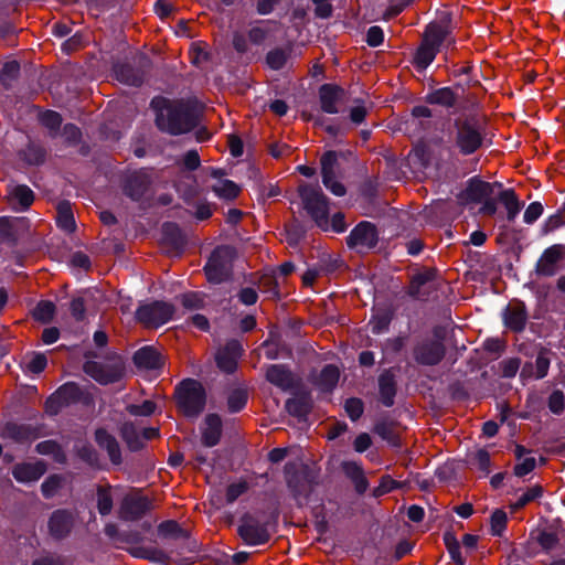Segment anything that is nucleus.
Segmentation results:
<instances>
[{
  "instance_id": "1",
  "label": "nucleus",
  "mask_w": 565,
  "mask_h": 565,
  "mask_svg": "<svg viewBox=\"0 0 565 565\" xmlns=\"http://www.w3.org/2000/svg\"><path fill=\"white\" fill-rule=\"evenodd\" d=\"M150 107L156 113L157 128L171 136H180L194 130L200 124V113L189 99L153 97Z\"/></svg>"
},
{
  "instance_id": "2",
  "label": "nucleus",
  "mask_w": 565,
  "mask_h": 565,
  "mask_svg": "<svg viewBox=\"0 0 565 565\" xmlns=\"http://www.w3.org/2000/svg\"><path fill=\"white\" fill-rule=\"evenodd\" d=\"M486 125L478 114H467L452 120L451 145L448 150L457 149L463 157L476 153L483 147Z\"/></svg>"
},
{
  "instance_id": "3",
  "label": "nucleus",
  "mask_w": 565,
  "mask_h": 565,
  "mask_svg": "<svg viewBox=\"0 0 565 565\" xmlns=\"http://www.w3.org/2000/svg\"><path fill=\"white\" fill-rule=\"evenodd\" d=\"M173 399L177 409L184 417L194 419L204 412L207 394L199 380L186 377L175 385Z\"/></svg>"
},
{
  "instance_id": "4",
  "label": "nucleus",
  "mask_w": 565,
  "mask_h": 565,
  "mask_svg": "<svg viewBox=\"0 0 565 565\" xmlns=\"http://www.w3.org/2000/svg\"><path fill=\"white\" fill-rule=\"evenodd\" d=\"M237 256L236 248L232 245H218L209 256L203 271L206 280L213 285L228 281L233 276L234 260Z\"/></svg>"
},
{
  "instance_id": "5",
  "label": "nucleus",
  "mask_w": 565,
  "mask_h": 565,
  "mask_svg": "<svg viewBox=\"0 0 565 565\" xmlns=\"http://www.w3.org/2000/svg\"><path fill=\"white\" fill-rule=\"evenodd\" d=\"M82 404L90 406L94 404L93 394L76 382L62 384L45 402V411L50 415H57L64 407Z\"/></svg>"
},
{
  "instance_id": "6",
  "label": "nucleus",
  "mask_w": 565,
  "mask_h": 565,
  "mask_svg": "<svg viewBox=\"0 0 565 565\" xmlns=\"http://www.w3.org/2000/svg\"><path fill=\"white\" fill-rule=\"evenodd\" d=\"M303 209L323 232L329 231V198L319 185L301 184L298 188Z\"/></svg>"
},
{
  "instance_id": "7",
  "label": "nucleus",
  "mask_w": 565,
  "mask_h": 565,
  "mask_svg": "<svg viewBox=\"0 0 565 565\" xmlns=\"http://www.w3.org/2000/svg\"><path fill=\"white\" fill-rule=\"evenodd\" d=\"M151 68V58L145 53H137L130 60L114 63L113 73L118 82L128 86L140 87Z\"/></svg>"
},
{
  "instance_id": "8",
  "label": "nucleus",
  "mask_w": 565,
  "mask_h": 565,
  "mask_svg": "<svg viewBox=\"0 0 565 565\" xmlns=\"http://www.w3.org/2000/svg\"><path fill=\"white\" fill-rule=\"evenodd\" d=\"M175 312V307L171 302L163 300H152L140 303L135 312L137 322L148 328H159L168 323Z\"/></svg>"
},
{
  "instance_id": "9",
  "label": "nucleus",
  "mask_w": 565,
  "mask_h": 565,
  "mask_svg": "<svg viewBox=\"0 0 565 565\" xmlns=\"http://www.w3.org/2000/svg\"><path fill=\"white\" fill-rule=\"evenodd\" d=\"M446 347L443 341L424 338L417 340L412 348V356L420 366H436L446 356Z\"/></svg>"
},
{
  "instance_id": "10",
  "label": "nucleus",
  "mask_w": 565,
  "mask_h": 565,
  "mask_svg": "<svg viewBox=\"0 0 565 565\" xmlns=\"http://www.w3.org/2000/svg\"><path fill=\"white\" fill-rule=\"evenodd\" d=\"M237 534L246 545L258 546L269 542L270 533L266 522L246 512L241 516Z\"/></svg>"
},
{
  "instance_id": "11",
  "label": "nucleus",
  "mask_w": 565,
  "mask_h": 565,
  "mask_svg": "<svg viewBox=\"0 0 565 565\" xmlns=\"http://www.w3.org/2000/svg\"><path fill=\"white\" fill-rule=\"evenodd\" d=\"M565 268V244H553L546 247L534 266L539 277H553Z\"/></svg>"
},
{
  "instance_id": "12",
  "label": "nucleus",
  "mask_w": 565,
  "mask_h": 565,
  "mask_svg": "<svg viewBox=\"0 0 565 565\" xmlns=\"http://www.w3.org/2000/svg\"><path fill=\"white\" fill-rule=\"evenodd\" d=\"M285 476L287 488L292 498L300 504L301 499H307L310 492V484L313 483V478L308 466L299 471L296 465L288 462L285 466Z\"/></svg>"
},
{
  "instance_id": "13",
  "label": "nucleus",
  "mask_w": 565,
  "mask_h": 565,
  "mask_svg": "<svg viewBox=\"0 0 565 565\" xmlns=\"http://www.w3.org/2000/svg\"><path fill=\"white\" fill-rule=\"evenodd\" d=\"M351 249H373L379 243V231L375 224L369 221L359 222L345 238Z\"/></svg>"
},
{
  "instance_id": "14",
  "label": "nucleus",
  "mask_w": 565,
  "mask_h": 565,
  "mask_svg": "<svg viewBox=\"0 0 565 565\" xmlns=\"http://www.w3.org/2000/svg\"><path fill=\"white\" fill-rule=\"evenodd\" d=\"M83 371L100 385L117 383L124 375V366L120 363L104 364L97 361H86Z\"/></svg>"
},
{
  "instance_id": "15",
  "label": "nucleus",
  "mask_w": 565,
  "mask_h": 565,
  "mask_svg": "<svg viewBox=\"0 0 565 565\" xmlns=\"http://www.w3.org/2000/svg\"><path fill=\"white\" fill-rule=\"evenodd\" d=\"M451 13L445 12L438 21L430 22L426 25L422 42L440 52L445 44V40L452 32Z\"/></svg>"
},
{
  "instance_id": "16",
  "label": "nucleus",
  "mask_w": 565,
  "mask_h": 565,
  "mask_svg": "<svg viewBox=\"0 0 565 565\" xmlns=\"http://www.w3.org/2000/svg\"><path fill=\"white\" fill-rule=\"evenodd\" d=\"M151 183V178L147 172L137 170L125 177L121 182V190L131 201L139 202L149 191Z\"/></svg>"
},
{
  "instance_id": "17",
  "label": "nucleus",
  "mask_w": 565,
  "mask_h": 565,
  "mask_svg": "<svg viewBox=\"0 0 565 565\" xmlns=\"http://www.w3.org/2000/svg\"><path fill=\"white\" fill-rule=\"evenodd\" d=\"M151 508L152 503L146 495H126L120 504L119 516L126 522L139 521Z\"/></svg>"
},
{
  "instance_id": "18",
  "label": "nucleus",
  "mask_w": 565,
  "mask_h": 565,
  "mask_svg": "<svg viewBox=\"0 0 565 565\" xmlns=\"http://www.w3.org/2000/svg\"><path fill=\"white\" fill-rule=\"evenodd\" d=\"M243 354L242 343L236 339L228 340L215 355L216 366L226 374H233Z\"/></svg>"
},
{
  "instance_id": "19",
  "label": "nucleus",
  "mask_w": 565,
  "mask_h": 565,
  "mask_svg": "<svg viewBox=\"0 0 565 565\" xmlns=\"http://www.w3.org/2000/svg\"><path fill=\"white\" fill-rule=\"evenodd\" d=\"M74 525V513L67 509L54 510L47 521L49 533L56 541L66 539Z\"/></svg>"
},
{
  "instance_id": "20",
  "label": "nucleus",
  "mask_w": 565,
  "mask_h": 565,
  "mask_svg": "<svg viewBox=\"0 0 565 565\" xmlns=\"http://www.w3.org/2000/svg\"><path fill=\"white\" fill-rule=\"evenodd\" d=\"M527 320V308L522 300H514L512 305L507 306L502 311L504 327L514 333H522L525 330Z\"/></svg>"
},
{
  "instance_id": "21",
  "label": "nucleus",
  "mask_w": 565,
  "mask_h": 565,
  "mask_svg": "<svg viewBox=\"0 0 565 565\" xmlns=\"http://www.w3.org/2000/svg\"><path fill=\"white\" fill-rule=\"evenodd\" d=\"M492 194L493 185L490 182L483 181L479 177H472L467 181V186L459 193L458 199L466 204H479Z\"/></svg>"
},
{
  "instance_id": "22",
  "label": "nucleus",
  "mask_w": 565,
  "mask_h": 565,
  "mask_svg": "<svg viewBox=\"0 0 565 565\" xmlns=\"http://www.w3.org/2000/svg\"><path fill=\"white\" fill-rule=\"evenodd\" d=\"M266 381L284 392H289L298 385L295 374L286 364H270L266 369Z\"/></svg>"
},
{
  "instance_id": "23",
  "label": "nucleus",
  "mask_w": 565,
  "mask_h": 565,
  "mask_svg": "<svg viewBox=\"0 0 565 565\" xmlns=\"http://www.w3.org/2000/svg\"><path fill=\"white\" fill-rule=\"evenodd\" d=\"M223 435V422L218 414L210 413L204 417L201 427V444L206 448L217 446Z\"/></svg>"
},
{
  "instance_id": "24",
  "label": "nucleus",
  "mask_w": 565,
  "mask_h": 565,
  "mask_svg": "<svg viewBox=\"0 0 565 565\" xmlns=\"http://www.w3.org/2000/svg\"><path fill=\"white\" fill-rule=\"evenodd\" d=\"M344 94V89L337 84L326 83L320 85L318 95L321 110L330 115L338 114V104L342 100Z\"/></svg>"
},
{
  "instance_id": "25",
  "label": "nucleus",
  "mask_w": 565,
  "mask_h": 565,
  "mask_svg": "<svg viewBox=\"0 0 565 565\" xmlns=\"http://www.w3.org/2000/svg\"><path fill=\"white\" fill-rule=\"evenodd\" d=\"M433 110L427 105H416L411 110V116L404 121L405 131L417 135L430 128Z\"/></svg>"
},
{
  "instance_id": "26",
  "label": "nucleus",
  "mask_w": 565,
  "mask_h": 565,
  "mask_svg": "<svg viewBox=\"0 0 565 565\" xmlns=\"http://www.w3.org/2000/svg\"><path fill=\"white\" fill-rule=\"evenodd\" d=\"M41 431L39 426L31 424H19L8 422L2 429V436L18 444L31 443L40 437Z\"/></svg>"
},
{
  "instance_id": "27",
  "label": "nucleus",
  "mask_w": 565,
  "mask_h": 565,
  "mask_svg": "<svg viewBox=\"0 0 565 565\" xmlns=\"http://www.w3.org/2000/svg\"><path fill=\"white\" fill-rule=\"evenodd\" d=\"M285 408L290 416L298 418L299 422L307 420L313 408L311 393L309 391L296 393L294 397L286 401Z\"/></svg>"
},
{
  "instance_id": "28",
  "label": "nucleus",
  "mask_w": 565,
  "mask_h": 565,
  "mask_svg": "<svg viewBox=\"0 0 565 565\" xmlns=\"http://www.w3.org/2000/svg\"><path fill=\"white\" fill-rule=\"evenodd\" d=\"M94 439L99 448L105 450L114 466L122 463L121 449L118 440L106 428L99 427L94 433Z\"/></svg>"
},
{
  "instance_id": "29",
  "label": "nucleus",
  "mask_w": 565,
  "mask_h": 565,
  "mask_svg": "<svg viewBox=\"0 0 565 565\" xmlns=\"http://www.w3.org/2000/svg\"><path fill=\"white\" fill-rule=\"evenodd\" d=\"M162 243L169 250L181 255L186 246V237L177 223L166 222L162 225Z\"/></svg>"
},
{
  "instance_id": "30",
  "label": "nucleus",
  "mask_w": 565,
  "mask_h": 565,
  "mask_svg": "<svg viewBox=\"0 0 565 565\" xmlns=\"http://www.w3.org/2000/svg\"><path fill=\"white\" fill-rule=\"evenodd\" d=\"M132 362L137 369L160 370L163 366V360L160 352L152 345H145L138 349L132 355Z\"/></svg>"
},
{
  "instance_id": "31",
  "label": "nucleus",
  "mask_w": 565,
  "mask_h": 565,
  "mask_svg": "<svg viewBox=\"0 0 565 565\" xmlns=\"http://www.w3.org/2000/svg\"><path fill=\"white\" fill-rule=\"evenodd\" d=\"M395 311L391 306H379L372 308V315L369 320V327L374 335L388 332L390 326L394 320Z\"/></svg>"
},
{
  "instance_id": "32",
  "label": "nucleus",
  "mask_w": 565,
  "mask_h": 565,
  "mask_svg": "<svg viewBox=\"0 0 565 565\" xmlns=\"http://www.w3.org/2000/svg\"><path fill=\"white\" fill-rule=\"evenodd\" d=\"M46 471V465L43 461L21 462L12 468L13 478L20 483H31L38 481Z\"/></svg>"
},
{
  "instance_id": "33",
  "label": "nucleus",
  "mask_w": 565,
  "mask_h": 565,
  "mask_svg": "<svg viewBox=\"0 0 565 565\" xmlns=\"http://www.w3.org/2000/svg\"><path fill=\"white\" fill-rule=\"evenodd\" d=\"M380 402L385 407H392L395 403L397 393L396 376L392 369L384 370L379 376Z\"/></svg>"
},
{
  "instance_id": "34",
  "label": "nucleus",
  "mask_w": 565,
  "mask_h": 565,
  "mask_svg": "<svg viewBox=\"0 0 565 565\" xmlns=\"http://www.w3.org/2000/svg\"><path fill=\"white\" fill-rule=\"evenodd\" d=\"M435 277L436 270L434 268L416 273L411 278L406 294L413 299L426 300L430 295V291L426 290L424 287L428 282L433 281Z\"/></svg>"
},
{
  "instance_id": "35",
  "label": "nucleus",
  "mask_w": 565,
  "mask_h": 565,
  "mask_svg": "<svg viewBox=\"0 0 565 565\" xmlns=\"http://www.w3.org/2000/svg\"><path fill=\"white\" fill-rule=\"evenodd\" d=\"M423 99L427 105L450 109L457 105L458 94L454 87L445 86L429 90Z\"/></svg>"
},
{
  "instance_id": "36",
  "label": "nucleus",
  "mask_w": 565,
  "mask_h": 565,
  "mask_svg": "<svg viewBox=\"0 0 565 565\" xmlns=\"http://www.w3.org/2000/svg\"><path fill=\"white\" fill-rule=\"evenodd\" d=\"M341 468L345 477L353 483L355 492L360 495L364 494L370 483L362 466L356 461L344 460Z\"/></svg>"
},
{
  "instance_id": "37",
  "label": "nucleus",
  "mask_w": 565,
  "mask_h": 565,
  "mask_svg": "<svg viewBox=\"0 0 565 565\" xmlns=\"http://www.w3.org/2000/svg\"><path fill=\"white\" fill-rule=\"evenodd\" d=\"M339 379L340 371L338 366L334 364H326L313 381V384L322 393H331L337 387Z\"/></svg>"
},
{
  "instance_id": "38",
  "label": "nucleus",
  "mask_w": 565,
  "mask_h": 565,
  "mask_svg": "<svg viewBox=\"0 0 565 565\" xmlns=\"http://www.w3.org/2000/svg\"><path fill=\"white\" fill-rule=\"evenodd\" d=\"M47 151L39 142L29 141L24 149L19 152V157L28 166H42L46 160Z\"/></svg>"
},
{
  "instance_id": "39",
  "label": "nucleus",
  "mask_w": 565,
  "mask_h": 565,
  "mask_svg": "<svg viewBox=\"0 0 565 565\" xmlns=\"http://www.w3.org/2000/svg\"><path fill=\"white\" fill-rule=\"evenodd\" d=\"M498 201L503 204L507 210V220L509 222H514L523 207V203L520 202L514 189L510 188L502 190L498 195Z\"/></svg>"
},
{
  "instance_id": "40",
  "label": "nucleus",
  "mask_w": 565,
  "mask_h": 565,
  "mask_svg": "<svg viewBox=\"0 0 565 565\" xmlns=\"http://www.w3.org/2000/svg\"><path fill=\"white\" fill-rule=\"evenodd\" d=\"M438 53L439 51L436 49L420 42L414 53L412 64L418 72H423L434 62Z\"/></svg>"
},
{
  "instance_id": "41",
  "label": "nucleus",
  "mask_w": 565,
  "mask_h": 565,
  "mask_svg": "<svg viewBox=\"0 0 565 565\" xmlns=\"http://www.w3.org/2000/svg\"><path fill=\"white\" fill-rule=\"evenodd\" d=\"M56 223L57 226L68 233H72L76 228V223L70 201H60L56 206Z\"/></svg>"
},
{
  "instance_id": "42",
  "label": "nucleus",
  "mask_w": 565,
  "mask_h": 565,
  "mask_svg": "<svg viewBox=\"0 0 565 565\" xmlns=\"http://www.w3.org/2000/svg\"><path fill=\"white\" fill-rule=\"evenodd\" d=\"M120 436L131 452L140 451L145 447L141 434L130 422L121 426Z\"/></svg>"
},
{
  "instance_id": "43",
  "label": "nucleus",
  "mask_w": 565,
  "mask_h": 565,
  "mask_svg": "<svg viewBox=\"0 0 565 565\" xmlns=\"http://www.w3.org/2000/svg\"><path fill=\"white\" fill-rule=\"evenodd\" d=\"M158 535L162 539H171L181 541V539H189V531L183 529L175 520L162 521L158 525Z\"/></svg>"
},
{
  "instance_id": "44",
  "label": "nucleus",
  "mask_w": 565,
  "mask_h": 565,
  "mask_svg": "<svg viewBox=\"0 0 565 565\" xmlns=\"http://www.w3.org/2000/svg\"><path fill=\"white\" fill-rule=\"evenodd\" d=\"M39 122L49 130L51 138H56L61 130L63 117L55 110L46 109L40 113Z\"/></svg>"
},
{
  "instance_id": "45",
  "label": "nucleus",
  "mask_w": 565,
  "mask_h": 565,
  "mask_svg": "<svg viewBox=\"0 0 565 565\" xmlns=\"http://www.w3.org/2000/svg\"><path fill=\"white\" fill-rule=\"evenodd\" d=\"M374 434L385 440L393 448H401L402 443L399 436L394 431L393 424L386 420H379L373 427Z\"/></svg>"
},
{
  "instance_id": "46",
  "label": "nucleus",
  "mask_w": 565,
  "mask_h": 565,
  "mask_svg": "<svg viewBox=\"0 0 565 565\" xmlns=\"http://www.w3.org/2000/svg\"><path fill=\"white\" fill-rule=\"evenodd\" d=\"M212 191L220 198L226 201L235 200L241 193V186L234 181L225 179L221 180L217 184L212 186Z\"/></svg>"
},
{
  "instance_id": "47",
  "label": "nucleus",
  "mask_w": 565,
  "mask_h": 565,
  "mask_svg": "<svg viewBox=\"0 0 565 565\" xmlns=\"http://www.w3.org/2000/svg\"><path fill=\"white\" fill-rule=\"evenodd\" d=\"M322 183L327 184L330 177H335V167L338 166V151H326L320 158Z\"/></svg>"
},
{
  "instance_id": "48",
  "label": "nucleus",
  "mask_w": 565,
  "mask_h": 565,
  "mask_svg": "<svg viewBox=\"0 0 565 565\" xmlns=\"http://www.w3.org/2000/svg\"><path fill=\"white\" fill-rule=\"evenodd\" d=\"M110 490H111V487L109 484L97 486V489H96L97 510L102 516H106V515L110 514V512L113 510L114 500H113Z\"/></svg>"
},
{
  "instance_id": "49",
  "label": "nucleus",
  "mask_w": 565,
  "mask_h": 565,
  "mask_svg": "<svg viewBox=\"0 0 565 565\" xmlns=\"http://www.w3.org/2000/svg\"><path fill=\"white\" fill-rule=\"evenodd\" d=\"M444 544L456 565H465L466 561L461 555L460 543L452 531H446L443 534Z\"/></svg>"
},
{
  "instance_id": "50",
  "label": "nucleus",
  "mask_w": 565,
  "mask_h": 565,
  "mask_svg": "<svg viewBox=\"0 0 565 565\" xmlns=\"http://www.w3.org/2000/svg\"><path fill=\"white\" fill-rule=\"evenodd\" d=\"M248 402V393L245 388H234L227 396V409L231 414L243 411Z\"/></svg>"
},
{
  "instance_id": "51",
  "label": "nucleus",
  "mask_w": 565,
  "mask_h": 565,
  "mask_svg": "<svg viewBox=\"0 0 565 565\" xmlns=\"http://www.w3.org/2000/svg\"><path fill=\"white\" fill-rule=\"evenodd\" d=\"M290 51L281 47H275L267 52L266 64L273 71H280L289 58Z\"/></svg>"
},
{
  "instance_id": "52",
  "label": "nucleus",
  "mask_w": 565,
  "mask_h": 565,
  "mask_svg": "<svg viewBox=\"0 0 565 565\" xmlns=\"http://www.w3.org/2000/svg\"><path fill=\"white\" fill-rule=\"evenodd\" d=\"M11 200L18 202L20 210L24 211L33 203L34 193L28 185L20 184L12 190Z\"/></svg>"
},
{
  "instance_id": "53",
  "label": "nucleus",
  "mask_w": 565,
  "mask_h": 565,
  "mask_svg": "<svg viewBox=\"0 0 565 565\" xmlns=\"http://www.w3.org/2000/svg\"><path fill=\"white\" fill-rule=\"evenodd\" d=\"M55 305L50 300H41L33 310V318L42 323H50L55 315Z\"/></svg>"
},
{
  "instance_id": "54",
  "label": "nucleus",
  "mask_w": 565,
  "mask_h": 565,
  "mask_svg": "<svg viewBox=\"0 0 565 565\" xmlns=\"http://www.w3.org/2000/svg\"><path fill=\"white\" fill-rule=\"evenodd\" d=\"M531 536L540 544L544 551L547 552L554 550L559 542L556 532H550L546 530H539L535 535L534 532H532Z\"/></svg>"
},
{
  "instance_id": "55",
  "label": "nucleus",
  "mask_w": 565,
  "mask_h": 565,
  "mask_svg": "<svg viewBox=\"0 0 565 565\" xmlns=\"http://www.w3.org/2000/svg\"><path fill=\"white\" fill-rule=\"evenodd\" d=\"M78 458L94 469H102L98 451L92 445H83L77 449Z\"/></svg>"
},
{
  "instance_id": "56",
  "label": "nucleus",
  "mask_w": 565,
  "mask_h": 565,
  "mask_svg": "<svg viewBox=\"0 0 565 565\" xmlns=\"http://www.w3.org/2000/svg\"><path fill=\"white\" fill-rule=\"evenodd\" d=\"M507 513L501 509H495L490 516L491 535L501 537L507 529Z\"/></svg>"
},
{
  "instance_id": "57",
  "label": "nucleus",
  "mask_w": 565,
  "mask_h": 565,
  "mask_svg": "<svg viewBox=\"0 0 565 565\" xmlns=\"http://www.w3.org/2000/svg\"><path fill=\"white\" fill-rule=\"evenodd\" d=\"M543 487L540 484H535L532 488H529L526 492H524L519 499L511 504L512 510H521L526 507L530 502L540 499L543 495Z\"/></svg>"
},
{
  "instance_id": "58",
  "label": "nucleus",
  "mask_w": 565,
  "mask_h": 565,
  "mask_svg": "<svg viewBox=\"0 0 565 565\" xmlns=\"http://www.w3.org/2000/svg\"><path fill=\"white\" fill-rule=\"evenodd\" d=\"M21 66L15 60L6 62L0 70V82L4 86H9L20 75Z\"/></svg>"
},
{
  "instance_id": "59",
  "label": "nucleus",
  "mask_w": 565,
  "mask_h": 565,
  "mask_svg": "<svg viewBox=\"0 0 565 565\" xmlns=\"http://www.w3.org/2000/svg\"><path fill=\"white\" fill-rule=\"evenodd\" d=\"M472 68H473L472 65L467 64L466 66H461V67L455 66L451 70L450 74L454 77L466 76L462 81H459L458 83L455 84L456 89H460L461 93H465L468 88H470L472 86L473 81L470 77V73H471Z\"/></svg>"
},
{
  "instance_id": "60",
  "label": "nucleus",
  "mask_w": 565,
  "mask_h": 565,
  "mask_svg": "<svg viewBox=\"0 0 565 565\" xmlns=\"http://www.w3.org/2000/svg\"><path fill=\"white\" fill-rule=\"evenodd\" d=\"M351 127L345 120L339 124H329L324 126V131L334 139L335 145H343L344 137L350 131Z\"/></svg>"
},
{
  "instance_id": "61",
  "label": "nucleus",
  "mask_w": 565,
  "mask_h": 565,
  "mask_svg": "<svg viewBox=\"0 0 565 565\" xmlns=\"http://www.w3.org/2000/svg\"><path fill=\"white\" fill-rule=\"evenodd\" d=\"M0 239L4 243H17L18 237L14 228V221L8 216L0 217Z\"/></svg>"
},
{
  "instance_id": "62",
  "label": "nucleus",
  "mask_w": 565,
  "mask_h": 565,
  "mask_svg": "<svg viewBox=\"0 0 565 565\" xmlns=\"http://www.w3.org/2000/svg\"><path fill=\"white\" fill-rule=\"evenodd\" d=\"M249 489V484L245 480H241L238 482L230 483L226 488L225 500L226 503H234L241 495L246 493Z\"/></svg>"
},
{
  "instance_id": "63",
  "label": "nucleus",
  "mask_w": 565,
  "mask_h": 565,
  "mask_svg": "<svg viewBox=\"0 0 565 565\" xmlns=\"http://www.w3.org/2000/svg\"><path fill=\"white\" fill-rule=\"evenodd\" d=\"M344 409L347 415L352 422H356L361 418L364 412V403L359 397H350L344 403Z\"/></svg>"
},
{
  "instance_id": "64",
  "label": "nucleus",
  "mask_w": 565,
  "mask_h": 565,
  "mask_svg": "<svg viewBox=\"0 0 565 565\" xmlns=\"http://www.w3.org/2000/svg\"><path fill=\"white\" fill-rule=\"evenodd\" d=\"M157 408V404L153 401L146 399L141 404H129L126 411L132 416H151Z\"/></svg>"
}]
</instances>
